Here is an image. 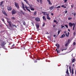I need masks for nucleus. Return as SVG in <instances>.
Masks as SVG:
<instances>
[{
	"instance_id": "50",
	"label": "nucleus",
	"mask_w": 76,
	"mask_h": 76,
	"mask_svg": "<svg viewBox=\"0 0 76 76\" xmlns=\"http://www.w3.org/2000/svg\"><path fill=\"white\" fill-rule=\"evenodd\" d=\"M69 69L70 70H71V66H69Z\"/></svg>"
},
{
	"instance_id": "60",
	"label": "nucleus",
	"mask_w": 76,
	"mask_h": 76,
	"mask_svg": "<svg viewBox=\"0 0 76 76\" xmlns=\"http://www.w3.org/2000/svg\"><path fill=\"white\" fill-rule=\"evenodd\" d=\"M68 31H69V32H70V29H68Z\"/></svg>"
},
{
	"instance_id": "11",
	"label": "nucleus",
	"mask_w": 76,
	"mask_h": 76,
	"mask_svg": "<svg viewBox=\"0 0 76 76\" xmlns=\"http://www.w3.org/2000/svg\"><path fill=\"white\" fill-rule=\"evenodd\" d=\"M42 18L45 21H47V20L46 19V18H45V16H43L42 17Z\"/></svg>"
},
{
	"instance_id": "33",
	"label": "nucleus",
	"mask_w": 76,
	"mask_h": 76,
	"mask_svg": "<svg viewBox=\"0 0 76 76\" xmlns=\"http://www.w3.org/2000/svg\"><path fill=\"white\" fill-rule=\"evenodd\" d=\"M75 45H76V42H74L73 43V46H75Z\"/></svg>"
},
{
	"instance_id": "23",
	"label": "nucleus",
	"mask_w": 76,
	"mask_h": 76,
	"mask_svg": "<svg viewBox=\"0 0 76 76\" xmlns=\"http://www.w3.org/2000/svg\"><path fill=\"white\" fill-rule=\"evenodd\" d=\"M47 19H48V20H50L51 19V18H50V17L49 16L48 17H47Z\"/></svg>"
},
{
	"instance_id": "21",
	"label": "nucleus",
	"mask_w": 76,
	"mask_h": 76,
	"mask_svg": "<svg viewBox=\"0 0 76 76\" xmlns=\"http://www.w3.org/2000/svg\"><path fill=\"white\" fill-rule=\"evenodd\" d=\"M25 2H26V4H29V3H28V1H27V0H23Z\"/></svg>"
},
{
	"instance_id": "58",
	"label": "nucleus",
	"mask_w": 76,
	"mask_h": 76,
	"mask_svg": "<svg viewBox=\"0 0 76 76\" xmlns=\"http://www.w3.org/2000/svg\"><path fill=\"white\" fill-rule=\"evenodd\" d=\"M67 12V11H65V13L66 14V13Z\"/></svg>"
},
{
	"instance_id": "26",
	"label": "nucleus",
	"mask_w": 76,
	"mask_h": 76,
	"mask_svg": "<svg viewBox=\"0 0 76 76\" xmlns=\"http://www.w3.org/2000/svg\"><path fill=\"white\" fill-rule=\"evenodd\" d=\"M61 28H63L64 29V28H65V27L64 26L61 25Z\"/></svg>"
},
{
	"instance_id": "39",
	"label": "nucleus",
	"mask_w": 76,
	"mask_h": 76,
	"mask_svg": "<svg viewBox=\"0 0 76 76\" xmlns=\"http://www.w3.org/2000/svg\"><path fill=\"white\" fill-rule=\"evenodd\" d=\"M65 26H66V28H68V26H67V25L65 24Z\"/></svg>"
},
{
	"instance_id": "45",
	"label": "nucleus",
	"mask_w": 76,
	"mask_h": 76,
	"mask_svg": "<svg viewBox=\"0 0 76 76\" xmlns=\"http://www.w3.org/2000/svg\"><path fill=\"white\" fill-rule=\"evenodd\" d=\"M25 7V8H27V6H26V5H24Z\"/></svg>"
},
{
	"instance_id": "12",
	"label": "nucleus",
	"mask_w": 76,
	"mask_h": 76,
	"mask_svg": "<svg viewBox=\"0 0 76 76\" xmlns=\"http://www.w3.org/2000/svg\"><path fill=\"white\" fill-rule=\"evenodd\" d=\"M73 23L72 24V23H69V25L70 26H71V27H72V26H73Z\"/></svg>"
},
{
	"instance_id": "1",
	"label": "nucleus",
	"mask_w": 76,
	"mask_h": 76,
	"mask_svg": "<svg viewBox=\"0 0 76 76\" xmlns=\"http://www.w3.org/2000/svg\"><path fill=\"white\" fill-rule=\"evenodd\" d=\"M14 3L15 7L18 9H19V4H18L16 2H15Z\"/></svg>"
},
{
	"instance_id": "64",
	"label": "nucleus",
	"mask_w": 76,
	"mask_h": 76,
	"mask_svg": "<svg viewBox=\"0 0 76 76\" xmlns=\"http://www.w3.org/2000/svg\"><path fill=\"white\" fill-rule=\"evenodd\" d=\"M37 42L38 43H40V42H39V41H38Z\"/></svg>"
},
{
	"instance_id": "48",
	"label": "nucleus",
	"mask_w": 76,
	"mask_h": 76,
	"mask_svg": "<svg viewBox=\"0 0 76 76\" xmlns=\"http://www.w3.org/2000/svg\"><path fill=\"white\" fill-rule=\"evenodd\" d=\"M46 15H47V17L49 16V14H46Z\"/></svg>"
},
{
	"instance_id": "54",
	"label": "nucleus",
	"mask_w": 76,
	"mask_h": 76,
	"mask_svg": "<svg viewBox=\"0 0 76 76\" xmlns=\"http://www.w3.org/2000/svg\"><path fill=\"white\" fill-rule=\"evenodd\" d=\"M68 19L69 20H70L71 19V18H69Z\"/></svg>"
},
{
	"instance_id": "20",
	"label": "nucleus",
	"mask_w": 76,
	"mask_h": 76,
	"mask_svg": "<svg viewBox=\"0 0 76 76\" xmlns=\"http://www.w3.org/2000/svg\"><path fill=\"white\" fill-rule=\"evenodd\" d=\"M65 37V35H64V34L63 35H61L60 38H63V37Z\"/></svg>"
},
{
	"instance_id": "41",
	"label": "nucleus",
	"mask_w": 76,
	"mask_h": 76,
	"mask_svg": "<svg viewBox=\"0 0 76 76\" xmlns=\"http://www.w3.org/2000/svg\"><path fill=\"white\" fill-rule=\"evenodd\" d=\"M12 25L13 26H15V28H17V26H16V25L12 24Z\"/></svg>"
},
{
	"instance_id": "53",
	"label": "nucleus",
	"mask_w": 76,
	"mask_h": 76,
	"mask_svg": "<svg viewBox=\"0 0 76 76\" xmlns=\"http://www.w3.org/2000/svg\"><path fill=\"white\" fill-rule=\"evenodd\" d=\"M2 21H3V22H4V19H2Z\"/></svg>"
},
{
	"instance_id": "3",
	"label": "nucleus",
	"mask_w": 76,
	"mask_h": 76,
	"mask_svg": "<svg viewBox=\"0 0 76 76\" xmlns=\"http://www.w3.org/2000/svg\"><path fill=\"white\" fill-rule=\"evenodd\" d=\"M16 11L15 10L13 9L12 10V15H14V14H16Z\"/></svg>"
},
{
	"instance_id": "9",
	"label": "nucleus",
	"mask_w": 76,
	"mask_h": 76,
	"mask_svg": "<svg viewBox=\"0 0 76 76\" xmlns=\"http://www.w3.org/2000/svg\"><path fill=\"white\" fill-rule=\"evenodd\" d=\"M55 45L56 46V47H57V48L58 49V48H59V47H60V45H59V44L58 45V43H57V44H56V45ZM57 45H58V46Z\"/></svg>"
},
{
	"instance_id": "47",
	"label": "nucleus",
	"mask_w": 76,
	"mask_h": 76,
	"mask_svg": "<svg viewBox=\"0 0 76 76\" xmlns=\"http://www.w3.org/2000/svg\"><path fill=\"white\" fill-rule=\"evenodd\" d=\"M57 21H56V20H54V23H56V22H57Z\"/></svg>"
},
{
	"instance_id": "2",
	"label": "nucleus",
	"mask_w": 76,
	"mask_h": 76,
	"mask_svg": "<svg viewBox=\"0 0 76 76\" xmlns=\"http://www.w3.org/2000/svg\"><path fill=\"white\" fill-rule=\"evenodd\" d=\"M66 32H67V31H65L64 32V34H65L66 37H69V34H70L69 33V32H68V34H67Z\"/></svg>"
},
{
	"instance_id": "63",
	"label": "nucleus",
	"mask_w": 76,
	"mask_h": 76,
	"mask_svg": "<svg viewBox=\"0 0 76 76\" xmlns=\"http://www.w3.org/2000/svg\"><path fill=\"white\" fill-rule=\"evenodd\" d=\"M53 37H56V35H53Z\"/></svg>"
},
{
	"instance_id": "43",
	"label": "nucleus",
	"mask_w": 76,
	"mask_h": 76,
	"mask_svg": "<svg viewBox=\"0 0 76 76\" xmlns=\"http://www.w3.org/2000/svg\"><path fill=\"white\" fill-rule=\"evenodd\" d=\"M42 26H43V27H44V26H45V23H44L43 24V25Z\"/></svg>"
},
{
	"instance_id": "25",
	"label": "nucleus",
	"mask_w": 76,
	"mask_h": 76,
	"mask_svg": "<svg viewBox=\"0 0 76 76\" xmlns=\"http://www.w3.org/2000/svg\"><path fill=\"white\" fill-rule=\"evenodd\" d=\"M61 7H64V8H66V6H64V5H62L61 6Z\"/></svg>"
},
{
	"instance_id": "18",
	"label": "nucleus",
	"mask_w": 76,
	"mask_h": 76,
	"mask_svg": "<svg viewBox=\"0 0 76 76\" xmlns=\"http://www.w3.org/2000/svg\"><path fill=\"white\" fill-rule=\"evenodd\" d=\"M42 13H43L44 15H46V14H45V13H47V12H42Z\"/></svg>"
},
{
	"instance_id": "57",
	"label": "nucleus",
	"mask_w": 76,
	"mask_h": 76,
	"mask_svg": "<svg viewBox=\"0 0 76 76\" xmlns=\"http://www.w3.org/2000/svg\"><path fill=\"white\" fill-rule=\"evenodd\" d=\"M56 24H58V22H57V21L56 22Z\"/></svg>"
},
{
	"instance_id": "42",
	"label": "nucleus",
	"mask_w": 76,
	"mask_h": 76,
	"mask_svg": "<svg viewBox=\"0 0 76 76\" xmlns=\"http://www.w3.org/2000/svg\"><path fill=\"white\" fill-rule=\"evenodd\" d=\"M4 45L3 44H1V47H3V46H4Z\"/></svg>"
},
{
	"instance_id": "13",
	"label": "nucleus",
	"mask_w": 76,
	"mask_h": 76,
	"mask_svg": "<svg viewBox=\"0 0 76 76\" xmlns=\"http://www.w3.org/2000/svg\"><path fill=\"white\" fill-rule=\"evenodd\" d=\"M20 13L21 14H23V15H25V13H24V12H23L22 10H20Z\"/></svg>"
},
{
	"instance_id": "55",
	"label": "nucleus",
	"mask_w": 76,
	"mask_h": 76,
	"mask_svg": "<svg viewBox=\"0 0 76 76\" xmlns=\"http://www.w3.org/2000/svg\"><path fill=\"white\" fill-rule=\"evenodd\" d=\"M37 1L38 3H39V0H37Z\"/></svg>"
},
{
	"instance_id": "44",
	"label": "nucleus",
	"mask_w": 76,
	"mask_h": 76,
	"mask_svg": "<svg viewBox=\"0 0 76 76\" xmlns=\"http://www.w3.org/2000/svg\"><path fill=\"white\" fill-rule=\"evenodd\" d=\"M74 16L75 17L76 16V12L74 14Z\"/></svg>"
},
{
	"instance_id": "5",
	"label": "nucleus",
	"mask_w": 76,
	"mask_h": 76,
	"mask_svg": "<svg viewBox=\"0 0 76 76\" xmlns=\"http://www.w3.org/2000/svg\"><path fill=\"white\" fill-rule=\"evenodd\" d=\"M7 22L9 23V26L10 28H12V26L11 25V24L12 23V22L11 21H7Z\"/></svg>"
},
{
	"instance_id": "49",
	"label": "nucleus",
	"mask_w": 76,
	"mask_h": 76,
	"mask_svg": "<svg viewBox=\"0 0 76 76\" xmlns=\"http://www.w3.org/2000/svg\"><path fill=\"white\" fill-rule=\"evenodd\" d=\"M64 2L65 3H66L67 2V0H64Z\"/></svg>"
},
{
	"instance_id": "17",
	"label": "nucleus",
	"mask_w": 76,
	"mask_h": 76,
	"mask_svg": "<svg viewBox=\"0 0 76 76\" xmlns=\"http://www.w3.org/2000/svg\"><path fill=\"white\" fill-rule=\"evenodd\" d=\"M54 6H52V7H51L50 8V10H52V9H54Z\"/></svg>"
},
{
	"instance_id": "8",
	"label": "nucleus",
	"mask_w": 76,
	"mask_h": 76,
	"mask_svg": "<svg viewBox=\"0 0 76 76\" xmlns=\"http://www.w3.org/2000/svg\"><path fill=\"white\" fill-rule=\"evenodd\" d=\"M69 42L70 40H68L67 43L65 44V47H66V46H67V45H69Z\"/></svg>"
},
{
	"instance_id": "7",
	"label": "nucleus",
	"mask_w": 76,
	"mask_h": 76,
	"mask_svg": "<svg viewBox=\"0 0 76 76\" xmlns=\"http://www.w3.org/2000/svg\"><path fill=\"white\" fill-rule=\"evenodd\" d=\"M22 7H23V10L25 11H26V10L25 9V7H24V4H23V3L22 2Z\"/></svg>"
},
{
	"instance_id": "16",
	"label": "nucleus",
	"mask_w": 76,
	"mask_h": 76,
	"mask_svg": "<svg viewBox=\"0 0 76 76\" xmlns=\"http://www.w3.org/2000/svg\"><path fill=\"white\" fill-rule=\"evenodd\" d=\"M47 1H48L49 4H51V5L52 4V3H51V1H50V0H47Z\"/></svg>"
},
{
	"instance_id": "31",
	"label": "nucleus",
	"mask_w": 76,
	"mask_h": 76,
	"mask_svg": "<svg viewBox=\"0 0 76 76\" xmlns=\"http://www.w3.org/2000/svg\"><path fill=\"white\" fill-rule=\"evenodd\" d=\"M73 25H74L73 28H75V26H76V24L75 23H73Z\"/></svg>"
},
{
	"instance_id": "32",
	"label": "nucleus",
	"mask_w": 76,
	"mask_h": 76,
	"mask_svg": "<svg viewBox=\"0 0 76 76\" xmlns=\"http://www.w3.org/2000/svg\"><path fill=\"white\" fill-rule=\"evenodd\" d=\"M31 10H33V11H34V8H30Z\"/></svg>"
},
{
	"instance_id": "46",
	"label": "nucleus",
	"mask_w": 76,
	"mask_h": 76,
	"mask_svg": "<svg viewBox=\"0 0 76 76\" xmlns=\"http://www.w3.org/2000/svg\"><path fill=\"white\" fill-rule=\"evenodd\" d=\"M40 2L41 3L42 2V0H39Z\"/></svg>"
},
{
	"instance_id": "29",
	"label": "nucleus",
	"mask_w": 76,
	"mask_h": 76,
	"mask_svg": "<svg viewBox=\"0 0 76 76\" xmlns=\"http://www.w3.org/2000/svg\"><path fill=\"white\" fill-rule=\"evenodd\" d=\"M60 31H61V30L58 31V35H59V34H60Z\"/></svg>"
},
{
	"instance_id": "38",
	"label": "nucleus",
	"mask_w": 76,
	"mask_h": 76,
	"mask_svg": "<svg viewBox=\"0 0 76 76\" xmlns=\"http://www.w3.org/2000/svg\"><path fill=\"white\" fill-rule=\"evenodd\" d=\"M69 73V70L68 69H67L66 71V73Z\"/></svg>"
},
{
	"instance_id": "35",
	"label": "nucleus",
	"mask_w": 76,
	"mask_h": 76,
	"mask_svg": "<svg viewBox=\"0 0 76 76\" xmlns=\"http://www.w3.org/2000/svg\"><path fill=\"white\" fill-rule=\"evenodd\" d=\"M60 53V50H57V53Z\"/></svg>"
},
{
	"instance_id": "10",
	"label": "nucleus",
	"mask_w": 76,
	"mask_h": 76,
	"mask_svg": "<svg viewBox=\"0 0 76 76\" xmlns=\"http://www.w3.org/2000/svg\"><path fill=\"white\" fill-rule=\"evenodd\" d=\"M29 8V7H27V8H26V9L29 12H30V13H31V12L30 10L28 9Z\"/></svg>"
},
{
	"instance_id": "24",
	"label": "nucleus",
	"mask_w": 76,
	"mask_h": 76,
	"mask_svg": "<svg viewBox=\"0 0 76 76\" xmlns=\"http://www.w3.org/2000/svg\"><path fill=\"white\" fill-rule=\"evenodd\" d=\"M3 1H2L0 4V6H1V7H3V5H2V4H3Z\"/></svg>"
},
{
	"instance_id": "28",
	"label": "nucleus",
	"mask_w": 76,
	"mask_h": 76,
	"mask_svg": "<svg viewBox=\"0 0 76 76\" xmlns=\"http://www.w3.org/2000/svg\"><path fill=\"white\" fill-rule=\"evenodd\" d=\"M75 59H73L72 61V63H74V62H75Z\"/></svg>"
},
{
	"instance_id": "61",
	"label": "nucleus",
	"mask_w": 76,
	"mask_h": 76,
	"mask_svg": "<svg viewBox=\"0 0 76 76\" xmlns=\"http://www.w3.org/2000/svg\"><path fill=\"white\" fill-rule=\"evenodd\" d=\"M73 30L74 31L75 30V28L73 27Z\"/></svg>"
},
{
	"instance_id": "36",
	"label": "nucleus",
	"mask_w": 76,
	"mask_h": 76,
	"mask_svg": "<svg viewBox=\"0 0 76 76\" xmlns=\"http://www.w3.org/2000/svg\"><path fill=\"white\" fill-rule=\"evenodd\" d=\"M11 19H13V20H15V17H12L11 18Z\"/></svg>"
},
{
	"instance_id": "51",
	"label": "nucleus",
	"mask_w": 76,
	"mask_h": 76,
	"mask_svg": "<svg viewBox=\"0 0 76 76\" xmlns=\"http://www.w3.org/2000/svg\"><path fill=\"white\" fill-rule=\"evenodd\" d=\"M71 7H72V8H73V7H74V5H71Z\"/></svg>"
},
{
	"instance_id": "6",
	"label": "nucleus",
	"mask_w": 76,
	"mask_h": 76,
	"mask_svg": "<svg viewBox=\"0 0 76 76\" xmlns=\"http://www.w3.org/2000/svg\"><path fill=\"white\" fill-rule=\"evenodd\" d=\"M7 9L9 11H10L12 10V8L11 7H7Z\"/></svg>"
},
{
	"instance_id": "30",
	"label": "nucleus",
	"mask_w": 76,
	"mask_h": 76,
	"mask_svg": "<svg viewBox=\"0 0 76 76\" xmlns=\"http://www.w3.org/2000/svg\"><path fill=\"white\" fill-rule=\"evenodd\" d=\"M38 60L37 59L35 60L34 61V63H37V60Z\"/></svg>"
},
{
	"instance_id": "4",
	"label": "nucleus",
	"mask_w": 76,
	"mask_h": 76,
	"mask_svg": "<svg viewBox=\"0 0 76 76\" xmlns=\"http://www.w3.org/2000/svg\"><path fill=\"white\" fill-rule=\"evenodd\" d=\"M35 20L36 21H37V22H39L40 21V18L38 17H37L35 18Z\"/></svg>"
},
{
	"instance_id": "34",
	"label": "nucleus",
	"mask_w": 76,
	"mask_h": 76,
	"mask_svg": "<svg viewBox=\"0 0 76 76\" xmlns=\"http://www.w3.org/2000/svg\"><path fill=\"white\" fill-rule=\"evenodd\" d=\"M23 25H26V23L25 21H23Z\"/></svg>"
},
{
	"instance_id": "37",
	"label": "nucleus",
	"mask_w": 76,
	"mask_h": 76,
	"mask_svg": "<svg viewBox=\"0 0 76 76\" xmlns=\"http://www.w3.org/2000/svg\"><path fill=\"white\" fill-rule=\"evenodd\" d=\"M61 7L60 6H59L56 7V9H58V8H60Z\"/></svg>"
},
{
	"instance_id": "27",
	"label": "nucleus",
	"mask_w": 76,
	"mask_h": 76,
	"mask_svg": "<svg viewBox=\"0 0 76 76\" xmlns=\"http://www.w3.org/2000/svg\"><path fill=\"white\" fill-rule=\"evenodd\" d=\"M34 16H35V15H37V11H36L35 12L34 14Z\"/></svg>"
},
{
	"instance_id": "62",
	"label": "nucleus",
	"mask_w": 76,
	"mask_h": 76,
	"mask_svg": "<svg viewBox=\"0 0 76 76\" xmlns=\"http://www.w3.org/2000/svg\"><path fill=\"white\" fill-rule=\"evenodd\" d=\"M15 46V45H13L12 46V47H14Z\"/></svg>"
},
{
	"instance_id": "52",
	"label": "nucleus",
	"mask_w": 76,
	"mask_h": 76,
	"mask_svg": "<svg viewBox=\"0 0 76 76\" xmlns=\"http://www.w3.org/2000/svg\"><path fill=\"white\" fill-rule=\"evenodd\" d=\"M51 15H52V16H53V15H54V14H53V13H51Z\"/></svg>"
},
{
	"instance_id": "19",
	"label": "nucleus",
	"mask_w": 76,
	"mask_h": 76,
	"mask_svg": "<svg viewBox=\"0 0 76 76\" xmlns=\"http://www.w3.org/2000/svg\"><path fill=\"white\" fill-rule=\"evenodd\" d=\"M28 4L29 6H30V8L29 9H31V8H32V5H31L29 4V3H28V4Z\"/></svg>"
},
{
	"instance_id": "59",
	"label": "nucleus",
	"mask_w": 76,
	"mask_h": 76,
	"mask_svg": "<svg viewBox=\"0 0 76 76\" xmlns=\"http://www.w3.org/2000/svg\"><path fill=\"white\" fill-rule=\"evenodd\" d=\"M67 69H68V67H69V66L67 65Z\"/></svg>"
},
{
	"instance_id": "40",
	"label": "nucleus",
	"mask_w": 76,
	"mask_h": 76,
	"mask_svg": "<svg viewBox=\"0 0 76 76\" xmlns=\"http://www.w3.org/2000/svg\"><path fill=\"white\" fill-rule=\"evenodd\" d=\"M73 34H74V36L75 37V35H76V34L75 33V32H74Z\"/></svg>"
},
{
	"instance_id": "56",
	"label": "nucleus",
	"mask_w": 76,
	"mask_h": 76,
	"mask_svg": "<svg viewBox=\"0 0 76 76\" xmlns=\"http://www.w3.org/2000/svg\"><path fill=\"white\" fill-rule=\"evenodd\" d=\"M67 74H68V75H69V73L68 72L67 73H66Z\"/></svg>"
},
{
	"instance_id": "14",
	"label": "nucleus",
	"mask_w": 76,
	"mask_h": 76,
	"mask_svg": "<svg viewBox=\"0 0 76 76\" xmlns=\"http://www.w3.org/2000/svg\"><path fill=\"white\" fill-rule=\"evenodd\" d=\"M2 12H3V14L5 15V16H7V14L6 13V12H4V11H3Z\"/></svg>"
},
{
	"instance_id": "15",
	"label": "nucleus",
	"mask_w": 76,
	"mask_h": 76,
	"mask_svg": "<svg viewBox=\"0 0 76 76\" xmlns=\"http://www.w3.org/2000/svg\"><path fill=\"white\" fill-rule=\"evenodd\" d=\"M36 26L37 29H38L39 28V24H36Z\"/></svg>"
},
{
	"instance_id": "22",
	"label": "nucleus",
	"mask_w": 76,
	"mask_h": 76,
	"mask_svg": "<svg viewBox=\"0 0 76 76\" xmlns=\"http://www.w3.org/2000/svg\"><path fill=\"white\" fill-rule=\"evenodd\" d=\"M72 75H73V74H74V72H73V69L72 68Z\"/></svg>"
}]
</instances>
